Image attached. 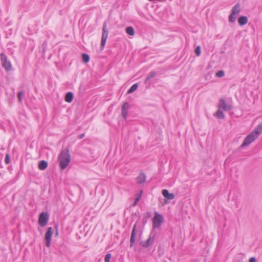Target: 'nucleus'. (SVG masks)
Segmentation results:
<instances>
[{"label": "nucleus", "instance_id": "obj_7", "mask_svg": "<svg viewBox=\"0 0 262 262\" xmlns=\"http://www.w3.org/2000/svg\"><path fill=\"white\" fill-rule=\"evenodd\" d=\"M49 220V214L47 212H43L40 213L38 218V223L42 226L45 227L48 223Z\"/></svg>", "mask_w": 262, "mask_h": 262}, {"label": "nucleus", "instance_id": "obj_29", "mask_svg": "<svg viewBox=\"0 0 262 262\" xmlns=\"http://www.w3.org/2000/svg\"><path fill=\"white\" fill-rule=\"evenodd\" d=\"M84 136V134H82L80 136V138L81 139Z\"/></svg>", "mask_w": 262, "mask_h": 262}, {"label": "nucleus", "instance_id": "obj_5", "mask_svg": "<svg viewBox=\"0 0 262 262\" xmlns=\"http://www.w3.org/2000/svg\"><path fill=\"white\" fill-rule=\"evenodd\" d=\"M102 34L101 40V46L102 49H103L105 46V42L108 35V31L107 30L106 23H104L103 26Z\"/></svg>", "mask_w": 262, "mask_h": 262}, {"label": "nucleus", "instance_id": "obj_21", "mask_svg": "<svg viewBox=\"0 0 262 262\" xmlns=\"http://www.w3.org/2000/svg\"><path fill=\"white\" fill-rule=\"evenodd\" d=\"M82 60L85 63H88L90 60V57L88 55L86 54H83L82 55Z\"/></svg>", "mask_w": 262, "mask_h": 262}, {"label": "nucleus", "instance_id": "obj_9", "mask_svg": "<svg viewBox=\"0 0 262 262\" xmlns=\"http://www.w3.org/2000/svg\"><path fill=\"white\" fill-rule=\"evenodd\" d=\"M218 108L223 110V111H228L230 110L231 106L227 105L224 99H221L218 104Z\"/></svg>", "mask_w": 262, "mask_h": 262}, {"label": "nucleus", "instance_id": "obj_22", "mask_svg": "<svg viewBox=\"0 0 262 262\" xmlns=\"http://www.w3.org/2000/svg\"><path fill=\"white\" fill-rule=\"evenodd\" d=\"M156 73L154 72H150L145 79V82L149 80L151 78L155 77Z\"/></svg>", "mask_w": 262, "mask_h": 262}, {"label": "nucleus", "instance_id": "obj_18", "mask_svg": "<svg viewBox=\"0 0 262 262\" xmlns=\"http://www.w3.org/2000/svg\"><path fill=\"white\" fill-rule=\"evenodd\" d=\"M126 32L130 36H133L135 34L134 29L132 27H128L126 28Z\"/></svg>", "mask_w": 262, "mask_h": 262}, {"label": "nucleus", "instance_id": "obj_10", "mask_svg": "<svg viewBox=\"0 0 262 262\" xmlns=\"http://www.w3.org/2000/svg\"><path fill=\"white\" fill-rule=\"evenodd\" d=\"M129 105L128 103H124L122 106V115L124 119H126L128 114Z\"/></svg>", "mask_w": 262, "mask_h": 262}, {"label": "nucleus", "instance_id": "obj_16", "mask_svg": "<svg viewBox=\"0 0 262 262\" xmlns=\"http://www.w3.org/2000/svg\"><path fill=\"white\" fill-rule=\"evenodd\" d=\"M73 98V95L71 92H68L65 96V101L68 103L72 101Z\"/></svg>", "mask_w": 262, "mask_h": 262}, {"label": "nucleus", "instance_id": "obj_23", "mask_svg": "<svg viewBox=\"0 0 262 262\" xmlns=\"http://www.w3.org/2000/svg\"><path fill=\"white\" fill-rule=\"evenodd\" d=\"M224 74V72L223 71H219L216 73L215 75L218 77H223Z\"/></svg>", "mask_w": 262, "mask_h": 262}, {"label": "nucleus", "instance_id": "obj_13", "mask_svg": "<svg viewBox=\"0 0 262 262\" xmlns=\"http://www.w3.org/2000/svg\"><path fill=\"white\" fill-rule=\"evenodd\" d=\"M146 180V176L144 173H140V175L137 178V182L138 184H141L144 183Z\"/></svg>", "mask_w": 262, "mask_h": 262}, {"label": "nucleus", "instance_id": "obj_24", "mask_svg": "<svg viewBox=\"0 0 262 262\" xmlns=\"http://www.w3.org/2000/svg\"><path fill=\"white\" fill-rule=\"evenodd\" d=\"M111 257V254L110 253L107 254L104 258V261L105 262H110V259Z\"/></svg>", "mask_w": 262, "mask_h": 262}, {"label": "nucleus", "instance_id": "obj_2", "mask_svg": "<svg viewBox=\"0 0 262 262\" xmlns=\"http://www.w3.org/2000/svg\"><path fill=\"white\" fill-rule=\"evenodd\" d=\"M59 165L62 169L66 168L70 162V155L68 149H65L59 157Z\"/></svg>", "mask_w": 262, "mask_h": 262}, {"label": "nucleus", "instance_id": "obj_14", "mask_svg": "<svg viewBox=\"0 0 262 262\" xmlns=\"http://www.w3.org/2000/svg\"><path fill=\"white\" fill-rule=\"evenodd\" d=\"M48 166V163L44 161H41L38 164V168L40 170H45Z\"/></svg>", "mask_w": 262, "mask_h": 262}, {"label": "nucleus", "instance_id": "obj_15", "mask_svg": "<svg viewBox=\"0 0 262 262\" xmlns=\"http://www.w3.org/2000/svg\"><path fill=\"white\" fill-rule=\"evenodd\" d=\"M238 22L241 26H243L247 23L248 19L246 16H241L238 18Z\"/></svg>", "mask_w": 262, "mask_h": 262}, {"label": "nucleus", "instance_id": "obj_4", "mask_svg": "<svg viewBox=\"0 0 262 262\" xmlns=\"http://www.w3.org/2000/svg\"><path fill=\"white\" fill-rule=\"evenodd\" d=\"M1 60L3 67L7 71H10L12 69L11 62L8 60L7 57L4 53L1 54Z\"/></svg>", "mask_w": 262, "mask_h": 262}, {"label": "nucleus", "instance_id": "obj_12", "mask_svg": "<svg viewBox=\"0 0 262 262\" xmlns=\"http://www.w3.org/2000/svg\"><path fill=\"white\" fill-rule=\"evenodd\" d=\"M136 225L135 224L134 226V228L132 230V235L130 237V247H132L134 245V243L135 241L136 238Z\"/></svg>", "mask_w": 262, "mask_h": 262}, {"label": "nucleus", "instance_id": "obj_20", "mask_svg": "<svg viewBox=\"0 0 262 262\" xmlns=\"http://www.w3.org/2000/svg\"><path fill=\"white\" fill-rule=\"evenodd\" d=\"M141 195H142V192H141V193L140 194H138L137 195V196H136V198H135V201L133 204V206H135L136 205V204H137L138 201L140 200V199L141 198Z\"/></svg>", "mask_w": 262, "mask_h": 262}, {"label": "nucleus", "instance_id": "obj_6", "mask_svg": "<svg viewBox=\"0 0 262 262\" xmlns=\"http://www.w3.org/2000/svg\"><path fill=\"white\" fill-rule=\"evenodd\" d=\"M240 12V7L238 5L234 6L231 11V14L229 16V20L230 22H234L236 18L237 15Z\"/></svg>", "mask_w": 262, "mask_h": 262}, {"label": "nucleus", "instance_id": "obj_26", "mask_svg": "<svg viewBox=\"0 0 262 262\" xmlns=\"http://www.w3.org/2000/svg\"><path fill=\"white\" fill-rule=\"evenodd\" d=\"M24 95V93L22 92H20L18 94V99L19 102L21 101L22 96Z\"/></svg>", "mask_w": 262, "mask_h": 262}, {"label": "nucleus", "instance_id": "obj_3", "mask_svg": "<svg viewBox=\"0 0 262 262\" xmlns=\"http://www.w3.org/2000/svg\"><path fill=\"white\" fill-rule=\"evenodd\" d=\"M164 221L163 216L157 212H155L154 217L152 219V224L154 228H159Z\"/></svg>", "mask_w": 262, "mask_h": 262}, {"label": "nucleus", "instance_id": "obj_1", "mask_svg": "<svg viewBox=\"0 0 262 262\" xmlns=\"http://www.w3.org/2000/svg\"><path fill=\"white\" fill-rule=\"evenodd\" d=\"M262 132V127H258L248 135L244 139L242 146H246L254 141Z\"/></svg>", "mask_w": 262, "mask_h": 262}, {"label": "nucleus", "instance_id": "obj_11", "mask_svg": "<svg viewBox=\"0 0 262 262\" xmlns=\"http://www.w3.org/2000/svg\"><path fill=\"white\" fill-rule=\"evenodd\" d=\"M162 194L164 197L169 200H172L174 198V195L173 193H169L167 189H163L162 190Z\"/></svg>", "mask_w": 262, "mask_h": 262}, {"label": "nucleus", "instance_id": "obj_27", "mask_svg": "<svg viewBox=\"0 0 262 262\" xmlns=\"http://www.w3.org/2000/svg\"><path fill=\"white\" fill-rule=\"evenodd\" d=\"M10 162V158L9 155L7 154L5 157V163L6 164H9Z\"/></svg>", "mask_w": 262, "mask_h": 262}, {"label": "nucleus", "instance_id": "obj_8", "mask_svg": "<svg viewBox=\"0 0 262 262\" xmlns=\"http://www.w3.org/2000/svg\"><path fill=\"white\" fill-rule=\"evenodd\" d=\"M53 234V229L51 227H49L48 228L47 232L45 234V240L46 242V246L48 247H49L50 246V242L51 240V237Z\"/></svg>", "mask_w": 262, "mask_h": 262}, {"label": "nucleus", "instance_id": "obj_17", "mask_svg": "<svg viewBox=\"0 0 262 262\" xmlns=\"http://www.w3.org/2000/svg\"><path fill=\"white\" fill-rule=\"evenodd\" d=\"M222 110L218 108V111L216 112L214 116L219 118L223 119L225 117V116L222 111Z\"/></svg>", "mask_w": 262, "mask_h": 262}, {"label": "nucleus", "instance_id": "obj_25", "mask_svg": "<svg viewBox=\"0 0 262 262\" xmlns=\"http://www.w3.org/2000/svg\"><path fill=\"white\" fill-rule=\"evenodd\" d=\"M195 53L197 56H200L201 54V48L200 46H198L195 49Z\"/></svg>", "mask_w": 262, "mask_h": 262}, {"label": "nucleus", "instance_id": "obj_19", "mask_svg": "<svg viewBox=\"0 0 262 262\" xmlns=\"http://www.w3.org/2000/svg\"><path fill=\"white\" fill-rule=\"evenodd\" d=\"M138 88V84L137 83L133 84L132 87L128 90L127 93H132L135 91Z\"/></svg>", "mask_w": 262, "mask_h": 262}, {"label": "nucleus", "instance_id": "obj_28", "mask_svg": "<svg viewBox=\"0 0 262 262\" xmlns=\"http://www.w3.org/2000/svg\"><path fill=\"white\" fill-rule=\"evenodd\" d=\"M249 262H256V259L254 257H251L249 259Z\"/></svg>", "mask_w": 262, "mask_h": 262}]
</instances>
